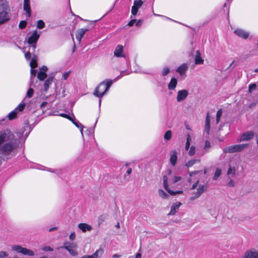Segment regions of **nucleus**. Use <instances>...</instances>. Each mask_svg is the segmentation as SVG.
<instances>
[{"label":"nucleus","mask_w":258,"mask_h":258,"mask_svg":"<svg viewBox=\"0 0 258 258\" xmlns=\"http://www.w3.org/2000/svg\"><path fill=\"white\" fill-rule=\"evenodd\" d=\"M105 81V88L106 92L109 90L110 87L111 86L113 81L111 80H106Z\"/></svg>","instance_id":"c756f323"},{"label":"nucleus","mask_w":258,"mask_h":258,"mask_svg":"<svg viewBox=\"0 0 258 258\" xmlns=\"http://www.w3.org/2000/svg\"><path fill=\"white\" fill-rule=\"evenodd\" d=\"M19 140L9 129L0 131V154L4 161H7L11 153L18 147Z\"/></svg>","instance_id":"f257e3e1"},{"label":"nucleus","mask_w":258,"mask_h":258,"mask_svg":"<svg viewBox=\"0 0 258 258\" xmlns=\"http://www.w3.org/2000/svg\"><path fill=\"white\" fill-rule=\"evenodd\" d=\"M234 33L238 37L244 39L247 38L249 34L248 32H246L245 30L239 28L236 29L234 31Z\"/></svg>","instance_id":"9b49d317"},{"label":"nucleus","mask_w":258,"mask_h":258,"mask_svg":"<svg viewBox=\"0 0 258 258\" xmlns=\"http://www.w3.org/2000/svg\"><path fill=\"white\" fill-rule=\"evenodd\" d=\"M200 160H199V159H194V160H189V161H188L186 163H185V166L187 167H191L192 166L195 164H196V163H199L200 162Z\"/></svg>","instance_id":"cd10ccee"},{"label":"nucleus","mask_w":258,"mask_h":258,"mask_svg":"<svg viewBox=\"0 0 258 258\" xmlns=\"http://www.w3.org/2000/svg\"><path fill=\"white\" fill-rule=\"evenodd\" d=\"M34 93V90L32 88H30L28 89L27 92V96L28 98H31L32 97Z\"/></svg>","instance_id":"37998d69"},{"label":"nucleus","mask_w":258,"mask_h":258,"mask_svg":"<svg viewBox=\"0 0 258 258\" xmlns=\"http://www.w3.org/2000/svg\"><path fill=\"white\" fill-rule=\"evenodd\" d=\"M108 218V214L104 213L98 217V225L100 226Z\"/></svg>","instance_id":"bb28decb"},{"label":"nucleus","mask_w":258,"mask_h":258,"mask_svg":"<svg viewBox=\"0 0 258 258\" xmlns=\"http://www.w3.org/2000/svg\"><path fill=\"white\" fill-rule=\"evenodd\" d=\"M47 70H48V69H47V67L44 66H42L40 68V72H42L45 73L47 71Z\"/></svg>","instance_id":"338daca9"},{"label":"nucleus","mask_w":258,"mask_h":258,"mask_svg":"<svg viewBox=\"0 0 258 258\" xmlns=\"http://www.w3.org/2000/svg\"><path fill=\"white\" fill-rule=\"evenodd\" d=\"M126 72L125 71H121L120 73V75L119 76H118L115 79L114 81L118 80L119 78H120L121 77L125 75V73Z\"/></svg>","instance_id":"bf43d9fd"},{"label":"nucleus","mask_w":258,"mask_h":258,"mask_svg":"<svg viewBox=\"0 0 258 258\" xmlns=\"http://www.w3.org/2000/svg\"><path fill=\"white\" fill-rule=\"evenodd\" d=\"M40 34H38L36 30L34 31L32 35L28 38L27 42L28 44L36 43L39 38Z\"/></svg>","instance_id":"9d476101"},{"label":"nucleus","mask_w":258,"mask_h":258,"mask_svg":"<svg viewBox=\"0 0 258 258\" xmlns=\"http://www.w3.org/2000/svg\"><path fill=\"white\" fill-rule=\"evenodd\" d=\"M227 185L229 187H234L235 186L234 181L232 179H230L228 182Z\"/></svg>","instance_id":"4d7b16f0"},{"label":"nucleus","mask_w":258,"mask_h":258,"mask_svg":"<svg viewBox=\"0 0 258 258\" xmlns=\"http://www.w3.org/2000/svg\"><path fill=\"white\" fill-rule=\"evenodd\" d=\"M244 258H258V253L255 251H247Z\"/></svg>","instance_id":"b1692460"},{"label":"nucleus","mask_w":258,"mask_h":258,"mask_svg":"<svg viewBox=\"0 0 258 258\" xmlns=\"http://www.w3.org/2000/svg\"><path fill=\"white\" fill-rule=\"evenodd\" d=\"M188 95V91L185 89L178 91L176 97L177 101L178 102L182 101L187 97Z\"/></svg>","instance_id":"1a4fd4ad"},{"label":"nucleus","mask_w":258,"mask_h":258,"mask_svg":"<svg viewBox=\"0 0 258 258\" xmlns=\"http://www.w3.org/2000/svg\"><path fill=\"white\" fill-rule=\"evenodd\" d=\"M256 86L255 84H251L249 85L248 89L249 92L251 93L252 91L256 89Z\"/></svg>","instance_id":"a18cd8bd"},{"label":"nucleus","mask_w":258,"mask_h":258,"mask_svg":"<svg viewBox=\"0 0 258 258\" xmlns=\"http://www.w3.org/2000/svg\"><path fill=\"white\" fill-rule=\"evenodd\" d=\"M211 147V143L209 141H206L205 143L204 149L208 152L207 150Z\"/></svg>","instance_id":"49530a36"},{"label":"nucleus","mask_w":258,"mask_h":258,"mask_svg":"<svg viewBox=\"0 0 258 258\" xmlns=\"http://www.w3.org/2000/svg\"><path fill=\"white\" fill-rule=\"evenodd\" d=\"M177 160V152L175 150L171 151V152L170 153L169 160H170V162L171 164L173 166H174L176 165Z\"/></svg>","instance_id":"f8f14e48"},{"label":"nucleus","mask_w":258,"mask_h":258,"mask_svg":"<svg viewBox=\"0 0 258 258\" xmlns=\"http://www.w3.org/2000/svg\"><path fill=\"white\" fill-rule=\"evenodd\" d=\"M172 137V132L170 130H168L164 134V138L166 141H169L171 139Z\"/></svg>","instance_id":"473e14b6"},{"label":"nucleus","mask_w":258,"mask_h":258,"mask_svg":"<svg viewBox=\"0 0 258 258\" xmlns=\"http://www.w3.org/2000/svg\"><path fill=\"white\" fill-rule=\"evenodd\" d=\"M177 84V79L175 78H172L169 83L168 84V89L170 90H174Z\"/></svg>","instance_id":"aec40b11"},{"label":"nucleus","mask_w":258,"mask_h":258,"mask_svg":"<svg viewBox=\"0 0 258 258\" xmlns=\"http://www.w3.org/2000/svg\"><path fill=\"white\" fill-rule=\"evenodd\" d=\"M170 72V69L168 67H165L163 68L162 72V76H166Z\"/></svg>","instance_id":"a19ab883"},{"label":"nucleus","mask_w":258,"mask_h":258,"mask_svg":"<svg viewBox=\"0 0 258 258\" xmlns=\"http://www.w3.org/2000/svg\"><path fill=\"white\" fill-rule=\"evenodd\" d=\"M72 122L75 124V125L76 127L80 128V132L82 134V136L83 137V131L84 126L75 118H74V119H72Z\"/></svg>","instance_id":"393cba45"},{"label":"nucleus","mask_w":258,"mask_h":258,"mask_svg":"<svg viewBox=\"0 0 258 258\" xmlns=\"http://www.w3.org/2000/svg\"><path fill=\"white\" fill-rule=\"evenodd\" d=\"M78 228L83 232H86V231H90L92 228V227L87 223H81L79 224Z\"/></svg>","instance_id":"f3484780"},{"label":"nucleus","mask_w":258,"mask_h":258,"mask_svg":"<svg viewBox=\"0 0 258 258\" xmlns=\"http://www.w3.org/2000/svg\"><path fill=\"white\" fill-rule=\"evenodd\" d=\"M12 250L15 251L18 253H22L25 255L34 256V252L29 249L23 247L19 245H13L11 247Z\"/></svg>","instance_id":"20e7f679"},{"label":"nucleus","mask_w":258,"mask_h":258,"mask_svg":"<svg viewBox=\"0 0 258 258\" xmlns=\"http://www.w3.org/2000/svg\"><path fill=\"white\" fill-rule=\"evenodd\" d=\"M76 237V234L75 233L72 232L69 236V238L71 240H74L75 239Z\"/></svg>","instance_id":"0e129e2a"},{"label":"nucleus","mask_w":258,"mask_h":258,"mask_svg":"<svg viewBox=\"0 0 258 258\" xmlns=\"http://www.w3.org/2000/svg\"><path fill=\"white\" fill-rule=\"evenodd\" d=\"M94 128H89L87 129V132L88 135H92L94 133Z\"/></svg>","instance_id":"13d9d810"},{"label":"nucleus","mask_w":258,"mask_h":258,"mask_svg":"<svg viewBox=\"0 0 258 258\" xmlns=\"http://www.w3.org/2000/svg\"><path fill=\"white\" fill-rule=\"evenodd\" d=\"M204 63V59L201 56V53L199 50H197L195 56V63L196 64H201Z\"/></svg>","instance_id":"4be33fe9"},{"label":"nucleus","mask_w":258,"mask_h":258,"mask_svg":"<svg viewBox=\"0 0 258 258\" xmlns=\"http://www.w3.org/2000/svg\"><path fill=\"white\" fill-rule=\"evenodd\" d=\"M138 9H137L136 8H135L134 7H132L131 12H132V15H133L134 16L136 15L138 13Z\"/></svg>","instance_id":"864d4df0"},{"label":"nucleus","mask_w":258,"mask_h":258,"mask_svg":"<svg viewBox=\"0 0 258 258\" xmlns=\"http://www.w3.org/2000/svg\"><path fill=\"white\" fill-rule=\"evenodd\" d=\"M47 77V74L46 73L39 72L37 74V78L40 81L44 80Z\"/></svg>","instance_id":"7c9ffc66"},{"label":"nucleus","mask_w":258,"mask_h":258,"mask_svg":"<svg viewBox=\"0 0 258 258\" xmlns=\"http://www.w3.org/2000/svg\"><path fill=\"white\" fill-rule=\"evenodd\" d=\"M25 57L27 60H30L31 57V53L30 51L27 52L25 54Z\"/></svg>","instance_id":"3c124183"},{"label":"nucleus","mask_w":258,"mask_h":258,"mask_svg":"<svg viewBox=\"0 0 258 258\" xmlns=\"http://www.w3.org/2000/svg\"><path fill=\"white\" fill-rule=\"evenodd\" d=\"M253 131H247L243 133L240 137L239 139L240 142H243L246 141H249L253 138L255 135H256Z\"/></svg>","instance_id":"6e6552de"},{"label":"nucleus","mask_w":258,"mask_h":258,"mask_svg":"<svg viewBox=\"0 0 258 258\" xmlns=\"http://www.w3.org/2000/svg\"><path fill=\"white\" fill-rule=\"evenodd\" d=\"M26 25H27V22L25 20H23V21H20L19 25V27L21 29H24L26 27Z\"/></svg>","instance_id":"c03bdc74"},{"label":"nucleus","mask_w":258,"mask_h":258,"mask_svg":"<svg viewBox=\"0 0 258 258\" xmlns=\"http://www.w3.org/2000/svg\"><path fill=\"white\" fill-rule=\"evenodd\" d=\"M8 256V253L6 251H0V258H5Z\"/></svg>","instance_id":"de8ad7c7"},{"label":"nucleus","mask_w":258,"mask_h":258,"mask_svg":"<svg viewBox=\"0 0 258 258\" xmlns=\"http://www.w3.org/2000/svg\"><path fill=\"white\" fill-rule=\"evenodd\" d=\"M70 72H67L64 73L62 75V78H63V80H67L68 78V77L70 75Z\"/></svg>","instance_id":"6e6d98bb"},{"label":"nucleus","mask_w":258,"mask_h":258,"mask_svg":"<svg viewBox=\"0 0 258 258\" xmlns=\"http://www.w3.org/2000/svg\"><path fill=\"white\" fill-rule=\"evenodd\" d=\"M222 109H219L217 112L216 120V122L217 123H219V122L220 121V117H221V116L222 115Z\"/></svg>","instance_id":"e433bc0d"},{"label":"nucleus","mask_w":258,"mask_h":258,"mask_svg":"<svg viewBox=\"0 0 258 258\" xmlns=\"http://www.w3.org/2000/svg\"><path fill=\"white\" fill-rule=\"evenodd\" d=\"M195 153H196V148L194 146H192L190 147L189 151L188 152V155L189 156H193L194 155H195Z\"/></svg>","instance_id":"79ce46f5"},{"label":"nucleus","mask_w":258,"mask_h":258,"mask_svg":"<svg viewBox=\"0 0 258 258\" xmlns=\"http://www.w3.org/2000/svg\"><path fill=\"white\" fill-rule=\"evenodd\" d=\"M31 45L30 47V49L31 48L32 49V53L35 52V49L36 48V43H32L30 44Z\"/></svg>","instance_id":"052dcab7"},{"label":"nucleus","mask_w":258,"mask_h":258,"mask_svg":"<svg viewBox=\"0 0 258 258\" xmlns=\"http://www.w3.org/2000/svg\"><path fill=\"white\" fill-rule=\"evenodd\" d=\"M88 31H89V29H87V28H82V29H78L77 31L76 34V39L79 42H80L81 41L82 37L84 36V34Z\"/></svg>","instance_id":"ddd939ff"},{"label":"nucleus","mask_w":258,"mask_h":258,"mask_svg":"<svg viewBox=\"0 0 258 258\" xmlns=\"http://www.w3.org/2000/svg\"><path fill=\"white\" fill-rule=\"evenodd\" d=\"M142 24V20H139L137 21H136V26L137 27H140Z\"/></svg>","instance_id":"774afa93"},{"label":"nucleus","mask_w":258,"mask_h":258,"mask_svg":"<svg viewBox=\"0 0 258 258\" xmlns=\"http://www.w3.org/2000/svg\"><path fill=\"white\" fill-rule=\"evenodd\" d=\"M42 250L45 251H53V248L49 246H45L42 248Z\"/></svg>","instance_id":"09e8293b"},{"label":"nucleus","mask_w":258,"mask_h":258,"mask_svg":"<svg viewBox=\"0 0 258 258\" xmlns=\"http://www.w3.org/2000/svg\"><path fill=\"white\" fill-rule=\"evenodd\" d=\"M188 69V67L186 63H184L177 68L176 71L181 76L184 75Z\"/></svg>","instance_id":"dca6fc26"},{"label":"nucleus","mask_w":258,"mask_h":258,"mask_svg":"<svg viewBox=\"0 0 258 258\" xmlns=\"http://www.w3.org/2000/svg\"><path fill=\"white\" fill-rule=\"evenodd\" d=\"M33 69L34 68H31V80L32 79V76H33V77H35L36 75V73H37V70H34Z\"/></svg>","instance_id":"603ef678"},{"label":"nucleus","mask_w":258,"mask_h":258,"mask_svg":"<svg viewBox=\"0 0 258 258\" xmlns=\"http://www.w3.org/2000/svg\"><path fill=\"white\" fill-rule=\"evenodd\" d=\"M30 0H24L23 9L27 14L28 17L31 15V10L30 6Z\"/></svg>","instance_id":"2eb2a0df"},{"label":"nucleus","mask_w":258,"mask_h":258,"mask_svg":"<svg viewBox=\"0 0 258 258\" xmlns=\"http://www.w3.org/2000/svg\"><path fill=\"white\" fill-rule=\"evenodd\" d=\"M44 27H45V23L42 20H40L37 21V27L38 29H42Z\"/></svg>","instance_id":"58836bf2"},{"label":"nucleus","mask_w":258,"mask_h":258,"mask_svg":"<svg viewBox=\"0 0 258 258\" xmlns=\"http://www.w3.org/2000/svg\"><path fill=\"white\" fill-rule=\"evenodd\" d=\"M190 141H191L190 137L189 135H188L187 138H186V142L185 147V149L186 150H188L189 148Z\"/></svg>","instance_id":"c9c22d12"},{"label":"nucleus","mask_w":258,"mask_h":258,"mask_svg":"<svg viewBox=\"0 0 258 258\" xmlns=\"http://www.w3.org/2000/svg\"><path fill=\"white\" fill-rule=\"evenodd\" d=\"M207 187L206 184L199 185L198 187L197 188L196 192L194 194L193 196L190 198V200L194 201L199 198L204 192L207 190Z\"/></svg>","instance_id":"423d86ee"},{"label":"nucleus","mask_w":258,"mask_h":258,"mask_svg":"<svg viewBox=\"0 0 258 258\" xmlns=\"http://www.w3.org/2000/svg\"><path fill=\"white\" fill-rule=\"evenodd\" d=\"M25 106V103H21L19 105L15 108L16 111H22L24 110V107Z\"/></svg>","instance_id":"4c0bfd02"},{"label":"nucleus","mask_w":258,"mask_h":258,"mask_svg":"<svg viewBox=\"0 0 258 258\" xmlns=\"http://www.w3.org/2000/svg\"><path fill=\"white\" fill-rule=\"evenodd\" d=\"M159 195L163 199H168V195L162 189H159L158 190Z\"/></svg>","instance_id":"72a5a7b5"},{"label":"nucleus","mask_w":258,"mask_h":258,"mask_svg":"<svg viewBox=\"0 0 258 258\" xmlns=\"http://www.w3.org/2000/svg\"><path fill=\"white\" fill-rule=\"evenodd\" d=\"M231 174H232V177H234L235 174V170L234 167L232 168L231 167H230L228 170L227 174L230 175Z\"/></svg>","instance_id":"ea45409f"},{"label":"nucleus","mask_w":258,"mask_h":258,"mask_svg":"<svg viewBox=\"0 0 258 258\" xmlns=\"http://www.w3.org/2000/svg\"><path fill=\"white\" fill-rule=\"evenodd\" d=\"M68 244H69L68 242H65L64 243L63 246H61L60 248L66 249L73 256L77 255L78 254L76 250H74V249H73L72 248V246L71 245H68Z\"/></svg>","instance_id":"a211bd4d"},{"label":"nucleus","mask_w":258,"mask_h":258,"mask_svg":"<svg viewBox=\"0 0 258 258\" xmlns=\"http://www.w3.org/2000/svg\"><path fill=\"white\" fill-rule=\"evenodd\" d=\"M123 51V47L122 45H117V46L114 50V55L117 57H125V56L122 54Z\"/></svg>","instance_id":"4468645a"},{"label":"nucleus","mask_w":258,"mask_h":258,"mask_svg":"<svg viewBox=\"0 0 258 258\" xmlns=\"http://www.w3.org/2000/svg\"><path fill=\"white\" fill-rule=\"evenodd\" d=\"M38 59V56L36 54H33L32 60L30 63V66L31 68H35L37 67Z\"/></svg>","instance_id":"5701e85b"},{"label":"nucleus","mask_w":258,"mask_h":258,"mask_svg":"<svg viewBox=\"0 0 258 258\" xmlns=\"http://www.w3.org/2000/svg\"><path fill=\"white\" fill-rule=\"evenodd\" d=\"M104 252V250L102 248H100L97 249L94 253H93V255L94 258H100L103 253Z\"/></svg>","instance_id":"a878e982"},{"label":"nucleus","mask_w":258,"mask_h":258,"mask_svg":"<svg viewBox=\"0 0 258 258\" xmlns=\"http://www.w3.org/2000/svg\"><path fill=\"white\" fill-rule=\"evenodd\" d=\"M210 123H205V132L209 134L210 132Z\"/></svg>","instance_id":"8fccbe9b"},{"label":"nucleus","mask_w":258,"mask_h":258,"mask_svg":"<svg viewBox=\"0 0 258 258\" xmlns=\"http://www.w3.org/2000/svg\"><path fill=\"white\" fill-rule=\"evenodd\" d=\"M248 144H242L228 146L223 149V152L230 154L240 152L242 151L246 147H248Z\"/></svg>","instance_id":"7ed1b4c3"},{"label":"nucleus","mask_w":258,"mask_h":258,"mask_svg":"<svg viewBox=\"0 0 258 258\" xmlns=\"http://www.w3.org/2000/svg\"><path fill=\"white\" fill-rule=\"evenodd\" d=\"M143 4V2L142 0H136L134 2V6L133 7H134L135 8H136L137 9H139Z\"/></svg>","instance_id":"2f4dec72"},{"label":"nucleus","mask_w":258,"mask_h":258,"mask_svg":"<svg viewBox=\"0 0 258 258\" xmlns=\"http://www.w3.org/2000/svg\"><path fill=\"white\" fill-rule=\"evenodd\" d=\"M163 180L164 187L170 195L172 196H174L176 194H180L183 193L182 190L173 191L169 188L168 184V177L167 176V175L163 176Z\"/></svg>","instance_id":"0eeeda50"},{"label":"nucleus","mask_w":258,"mask_h":258,"mask_svg":"<svg viewBox=\"0 0 258 258\" xmlns=\"http://www.w3.org/2000/svg\"><path fill=\"white\" fill-rule=\"evenodd\" d=\"M106 93L105 88V81H103L96 87L93 95L97 97L101 98Z\"/></svg>","instance_id":"39448f33"},{"label":"nucleus","mask_w":258,"mask_h":258,"mask_svg":"<svg viewBox=\"0 0 258 258\" xmlns=\"http://www.w3.org/2000/svg\"><path fill=\"white\" fill-rule=\"evenodd\" d=\"M180 179H181V177H180V176H175L173 178L172 181H173V183H176V182L179 181Z\"/></svg>","instance_id":"680f3d73"},{"label":"nucleus","mask_w":258,"mask_h":258,"mask_svg":"<svg viewBox=\"0 0 258 258\" xmlns=\"http://www.w3.org/2000/svg\"><path fill=\"white\" fill-rule=\"evenodd\" d=\"M221 170L220 168H217L215 172L214 175L213 176V179L217 180L218 178V177L221 175Z\"/></svg>","instance_id":"f704fd0d"},{"label":"nucleus","mask_w":258,"mask_h":258,"mask_svg":"<svg viewBox=\"0 0 258 258\" xmlns=\"http://www.w3.org/2000/svg\"><path fill=\"white\" fill-rule=\"evenodd\" d=\"M199 183V180L198 179L196 182H195L191 186V187L190 188L191 190L195 189L198 185Z\"/></svg>","instance_id":"5fc2aeb1"},{"label":"nucleus","mask_w":258,"mask_h":258,"mask_svg":"<svg viewBox=\"0 0 258 258\" xmlns=\"http://www.w3.org/2000/svg\"><path fill=\"white\" fill-rule=\"evenodd\" d=\"M18 112L16 111V109H15L11 111L8 115V117L10 120H12L15 119L17 117V114Z\"/></svg>","instance_id":"c85d7f7f"},{"label":"nucleus","mask_w":258,"mask_h":258,"mask_svg":"<svg viewBox=\"0 0 258 258\" xmlns=\"http://www.w3.org/2000/svg\"><path fill=\"white\" fill-rule=\"evenodd\" d=\"M53 77H49L46 79L44 84V91L46 92L48 90L50 85L52 84Z\"/></svg>","instance_id":"412c9836"},{"label":"nucleus","mask_w":258,"mask_h":258,"mask_svg":"<svg viewBox=\"0 0 258 258\" xmlns=\"http://www.w3.org/2000/svg\"><path fill=\"white\" fill-rule=\"evenodd\" d=\"M200 172H201V171H195L190 172L189 173V175L190 177H192V176L198 174Z\"/></svg>","instance_id":"e2e57ef3"},{"label":"nucleus","mask_w":258,"mask_h":258,"mask_svg":"<svg viewBox=\"0 0 258 258\" xmlns=\"http://www.w3.org/2000/svg\"><path fill=\"white\" fill-rule=\"evenodd\" d=\"M137 21L136 19H133L131 20L127 24L128 26H132L135 24V23Z\"/></svg>","instance_id":"69168bd1"},{"label":"nucleus","mask_w":258,"mask_h":258,"mask_svg":"<svg viewBox=\"0 0 258 258\" xmlns=\"http://www.w3.org/2000/svg\"><path fill=\"white\" fill-rule=\"evenodd\" d=\"M10 9L6 4H3L0 6V25L4 24L10 20Z\"/></svg>","instance_id":"f03ea898"},{"label":"nucleus","mask_w":258,"mask_h":258,"mask_svg":"<svg viewBox=\"0 0 258 258\" xmlns=\"http://www.w3.org/2000/svg\"><path fill=\"white\" fill-rule=\"evenodd\" d=\"M181 205V203L180 202L174 203L171 207V210L169 214L170 215H174L178 211Z\"/></svg>","instance_id":"6ab92c4d"}]
</instances>
